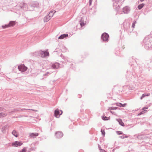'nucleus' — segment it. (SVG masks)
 Returning <instances> with one entry per match:
<instances>
[{
    "mask_svg": "<svg viewBox=\"0 0 152 152\" xmlns=\"http://www.w3.org/2000/svg\"><path fill=\"white\" fill-rule=\"evenodd\" d=\"M68 37V34H64L61 35L59 37V39H62L66 37Z\"/></svg>",
    "mask_w": 152,
    "mask_h": 152,
    "instance_id": "0eeeda50",
    "label": "nucleus"
},
{
    "mask_svg": "<svg viewBox=\"0 0 152 152\" xmlns=\"http://www.w3.org/2000/svg\"><path fill=\"white\" fill-rule=\"evenodd\" d=\"M109 110H114L113 109V107H109Z\"/></svg>",
    "mask_w": 152,
    "mask_h": 152,
    "instance_id": "c85d7f7f",
    "label": "nucleus"
},
{
    "mask_svg": "<svg viewBox=\"0 0 152 152\" xmlns=\"http://www.w3.org/2000/svg\"><path fill=\"white\" fill-rule=\"evenodd\" d=\"M19 152H29L27 151L26 149L25 148H23L22 150H21Z\"/></svg>",
    "mask_w": 152,
    "mask_h": 152,
    "instance_id": "412c9836",
    "label": "nucleus"
},
{
    "mask_svg": "<svg viewBox=\"0 0 152 152\" xmlns=\"http://www.w3.org/2000/svg\"><path fill=\"white\" fill-rule=\"evenodd\" d=\"M148 108V107H145L142 109V110H143L144 109H146Z\"/></svg>",
    "mask_w": 152,
    "mask_h": 152,
    "instance_id": "c756f323",
    "label": "nucleus"
},
{
    "mask_svg": "<svg viewBox=\"0 0 152 152\" xmlns=\"http://www.w3.org/2000/svg\"><path fill=\"white\" fill-rule=\"evenodd\" d=\"M56 12V11H54V13L55 12Z\"/></svg>",
    "mask_w": 152,
    "mask_h": 152,
    "instance_id": "f704fd0d",
    "label": "nucleus"
},
{
    "mask_svg": "<svg viewBox=\"0 0 152 152\" xmlns=\"http://www.w3.org/2000/svg\"><path fill=\"white\" fill-rule=\"evenodd\" d=\"M101 132L102 133V135H103L104 137L105 134L104 131V130L102 129L101 130Z\"/></svg>",
    "mask_w": 152,
    "mask_h": 152,
    "instance_id": "5701e85b",
    "label": "nucleus"
},
{
    "mask_svg": "<svg viewBox=\"0 0 152 152\" xmlns=\"http://www.w3.org/2000/svg\"><path fill=\"white\" fill-rule=\"evenodd\" d=\"M146 111H147L146 110H143L142 112H140L138 114V115H141V114H142L144 113H145L146 112Z\"/></svg>",
    "mask_w": 152,
    "mask_h": 152,
    "instance_id": "4be33fe9",
    "label": "nucleus"
},
{
    "mask_svg": "<svg viewBox=\"0 0 152 152\" xmlns=\"http://www.w3.org/2000/svg\"><path fill=\"white\" fill-rule=\"evenodd\" d=\"M150 94L149 93H148V94H143L142 96L141 97V98H140V99H142L145 96H148L150 95Z\"/></svg>",
    "mask_w": 152,
    "mask_h": 152,
    "instance_id": "4468645a",
    "label": "nucleus"
},
{
    "mask_svg": "<svg viewBox=\"0 0 152 152\" xmlns=\"http://www.w3.org/2000/svg\"><path fill=\"white\" fill-rule=\"evenodd\" d=\"M128 137V136L125 134L123 135L122 136H121L120 137L122 139H123L125 138H127Z\"/></svg>",
    "mask_w": 152,
    "mask_h": 152,
    "instance_id": "6ab92c4d",
    "label": "nucleus"
},
{
    "mask_svg": "<svg viewBox=\"0 0 152 152\" xmlns=\"http://www.w3.org/2000/svg\"><path fill=\"white\" fill-rule=\"evenodd\" d=\"M116 105L119 107H122V104L121 103H116Z\"/></svg>",
    "mask_w": 152,
    "mask_h": 152,
    "instance_id": "393cba45",
    "label": "nucleus"
},
{
    "mask_svg": "<svg viewBox=\"0 0 152 152\" xmlns=\"http://www.w3.org/2000/svg\"><path fill=\"white\" fill-rule=\"evenodd\" d=\"M144 0H140V1H143Z\"/></svg>",
    "mask_w": 152,
    "mask_h": 152,
    "instance_id": "72a5a7b5",
    "label": "nucleus"
},
{
    "mask_svg": "<svg viewBox=\"0 0 152 152\" xmlns=\"http://www.w3.org/2000/svg\"><path fill=\"white\" fill-rule=\"evenodd\" d=\"M2 27L4 29L6 28H9V26L8 24L7 25H4L2 26Z\"/></svg>",
    "mask_w": 152,
    "mask_h": 152,
    "instance_id": "aec40b11",
    "label": "nucleus"
},
{
    "mask_svg": "<svg viewBox=\"0 0 152 152\" xmlns=\"http://www.w3.org/2000/svg\"><path fill=\"white\" fill-rule=\"evenodd\" d=\"M100 152H106L105 150H104L100 149Z\"/></svg>",
    "mask_w": 152,
    "mask_h": 152,
    "instance_id": "cd10ccee",
    "label": "nucleus"
},
{
    "mask_svg": "<svg viewBox=\"0 0 152 152\" xmlns=\"http://www.w3.org/2000/svg\"><path fill=\"white\" fill-rule=\"evenodd\" d=\"M52 12H50L49 14V15H47L44 18V22H48L52 17V16L53 15V13L51 16H50V14L52 13Z\"/></svg>",
    "mask_w": 152,
    "mask_h": 152,
    "instance_id": "f03ea898",
    "label": "nucleus"
},
{
    "mask_svg": "<svg viewBox=\"0 0 152 152\" xmlns=\"http://www.w3.org/2000/svg\"><path fill=\"white\" fill-rule=\"evenodd\" d=\"M129 11V9L128 7H125L123 9V12L125 13H127Z\"/></svg>",
    "mask_w": 152,
    "mask_h": 152,
    "instance_id": "f8f14e48",
    "label": "nucleus"
},
{
    "mask_svg": "<svg viewBox=\"0 0 152 152\" xmlns=\"http://www.w3.org/2000/svg\"><path fill=\"white\" fill-rule=\"evenodd\" d=\"M117 107H113L114 110L116 109H117Z\"/></svg>",
    "mask_w": 152,
    "mask_h": 152,
    "instance_id": "2f4dec72",
    "label": "nucleus"
},
{
    "mask_svg": "<svg viewBox=\"0 0 152 152\" xmlns=\"http://www.w3.org/2000/svg\"><path fill=\"white\" fill-rule=\"evenodd\" d=\"M23 143L21 142L16 141L12 143V145L15 147H18L20 146Z\"/></svg>",
    "mask_w": 152,
    "mask_h": 152,
    "instance_id": "20e7f679",
    "label": "nucleus"
},
{
    "mask_svg": "<svg viewBox=\"0 0 152 152\" xmlns=\"http://www.w3.org/2000/svg\"><path fill=\"white\" fill-rule=\"evenodd\" d=\"M18 69L19 71L23 72L26 71L27 69V67L24 64H21L18 66Z\"/></svg>",
    "mask_w": 152,
    "mask_h": 152,
    "instance_id": "f257e3e1",
    "label": "nucleus"
},
{
    "mask_svg": "<svg viewBox=\"0 0 152 152\" xmlns=\"http://www.w3.org/2000/svg\"><path fill=\"white\" fill-rule=\"evenodd\" d=\"M63 136L62 133L60 132H58L56 133V137L57 138H60Z\"/></svg>",
    "mask_w": 152,
    "mask_h": 152,
    "instance_id": "423d86ee",
    "label": "nucleus"
},
{
    "mask_svg": "<svg viewBox=\"0 0 152 152\" xmlns=\"http://www.w3.org/2000/svg\"><path fill=\"white\" fill-rule=\"evenodd\" d=\"M7 114L4 113H0V118L4 117L6 116Z\"/></svg>",
    "mask_w": 152,
    "mask_h": 152,
    "instance_id": "f3484780",
    "label": "nucleus"
},
{
    "mask_svg": "<svg viewBox=\"0 0 152 152\" xmlns=\"http://www.w3.org/2000/svg\"><path fill=\"white\" fill-rule=\"evenodd\" d=\"M15 24V21H10L9 24H8L9 27H11L12 26H14Z\"/></svg>",
    "mask_w": 152,
    "mask_h": 152,
    "instance_id": "1a4fd4ad",
    "label": "nucleus"
},
{
    "mask_svg": "<svg viewBox=\"0 0 152 152\" xmlns=\"http://www.w3.org/2000/svg\"><path fill=\"white\" fill-rule=\"evenodd\" d=\"M85 24L83 22H81L80 23V25L81 27L84 26Z\"/></svg>",
    "mask_w": 152,
    "mask_h": 152,
    "instance_id": "a878e982",
    "label": "nucleus"
},
{
    "mask_svg": "<svg viewBox=\"0 0 152 152\" xmlns=\"http://www.w3.org/2000/svg\"><path fill=\"white\" fill-rule=\"evenodd\" d=\"M108 37V35L106 33H103L102 36V39L104 41H107Z\"/></svg>",
    "mask_w": 152,
    "mask_h": 152,
    "instance_id": "39448f33",
    "label": "nucleus"
},
{
    "mask_svg": "<svg viewBox=\"0 0 152 152\" xmlns=\"http://www.w3.org/2000/svg\"><path fill=\"white\" fill-rule=\"evenodd\" d=\"M116 133L118 135L122 134H123V132L121 131H117L116 132Z\"/></svg>",
    "mask_w": 152,
    "mask_h": 152,
    "instance_id": "b1692460",
    "label": "nucleus"
},
{
    "mask_svg": "<svg viewBox=\"0 0 152 152\" xmlns=\"http://www.w3.org/2000/svg\"><path fill=\"white\" fill-rule=\"evenodd\" d=\"M38 135V133H32L30 135V137L31 138H34L37 136Z\"/></svg>",
    "mask_w": 152,
    "mask_h": 152,
    "instance_id": "9b49d317",
    "label": "nucleus"
},
{
    "mask_svg": "<svg viewBox=\"0 0 152 152\" xmlns=\"http://www.w3.org/2000/svg\"><path fill=\"white\" fill-rule=\"evenodd\" d=\"M117 121L119 122V124L122 126H124V124L121 119H117Z\"/></svg>",
    "mask_w": 152,
    "mask_h": 152,
    "instance_id": "9d476101",
    "label": "nucleus"
},
{
    "mask_svg": "<svg viewBox=\"0 0 152 152\" xmlns=\"http://www.w3.org/2000/svg\"><path fill=\"white\" fill-rule=\"evenodd\" d=\"M102 119L103 120H108L110 119V117H107L106 116H103L102 117Z\"/></svg>",
    "mask_w": 152,
    "mask_h": 152,
    "instance_id": "dca6fc26",
    "label": "nucleus"
},
{
    "mask_svg": "<svg viewBox=\"0 0 152 152\" xmlns=\"http://www.w3.org/2000/svg\"><path fill=\"white\" fill-rule=\"evenodd\" d=\"M126 105V104H122V107H124Z\"/></svg>",
    "mask_w": 152,
    "mask_h": 152,
    "instance_id": "7c9ffc66",
    "label": "nucleus"
},
{
    "mask_svg": "<svg viewBox=\"0 0 152 152\" xmlns=\"http://www.w3.org/2000/svg\"><path fill=\"white\" fill-rule=\"evenodd\" d=\"M59 67V64L58 63H55L52 65V67L53 69H57Z\"/></svg>",
    "mask_w": 152,
    "mask_h": 152,
    "instance_id": "6e6552de",
    "label": "nucleus"
},
{
    "mask_svg": "<svg viewBox=\"0 0 152 152\" xmlns=\"http://www.w3.org/2000/svg\"><path fill=\"white\" fill-rule=\"evenodd\" d=\"M42 53L44 54L43 55H42V57H45L47 56H48L49 55V53L47 51L42 52Z\"/></svg>",
    "mask_w": 152,
    "mask_h": 152,
    "instance_id": "ddd939ff",
    "label": "nucleus"
},
{
    "mask_svg": "<svg viewBox=\"0 0 152 152\" xmlns=\"http://www.w3.org/2000/svg\"><path fill=\"white\" fill-rule=\"evenodd\" d=\"M92 0H90V4H91V1H92Z\"/></svg>",
    "mask_w": 152,
    "mask_h": 152,
    "instance_id": "473e14b6",
    "label": "nucleus"
},
{
    "mask_svg": "<svg viewBox=\"0 0 152 152\" xmlns=\"http://www.w3.org/2000/svg\"><path fill=\"white\" fill-rule=\"evenodd\" d=\"M12 134L15 137H17L18 136V133L15 131L14 130L12 132Z\"/></svg>",
    "mask_w": 152,
    "mask_h": 152,
    "instance_id": "2eb2a0df",
    "label": "nucleus"
},
{
    "mask_svg": "<svg viewBox=\"0 0 152 152\" xmlns=\"http://www.w3.org/2000/svg\"><path fill=\"white\" fill-rule=\"evenodd\" d=\"M62 113V111H59L58 109L56 110L55 111V116L56 118H58L59 117V116L61 115Z\"/></svg>",
    "mask_w": 152,
    "mask_h": 152,
    "instance_id": "7ed1b4c3",
    "label": "nucleus"
},
{
    "mask_svg": "<svg viewBox=\"0 0 152 152\" xmlns=\"http://www.w3.org/2000/svg\"><path fill=\"white\" fill-rule=\"evenodd\" d=\"M144 4H142L139 5L138 7V9L139 10L141 9L144 6Z\"/></svg>",
    "mask_w": 152,
    "mask_h": 152,
    "instance_id": "a211bd4d",
    "label": "nucleus"
},
{
    "mask_svg": "<svg viewBox=\"0 0 152 152\" xmlns=\"http://www.w3.org/2000/svg\"><path fill=\"white\" fill-rule=\"evenodd\" d=\"M135 23H136V21H134L133 23H132V27H133V28H134V26H135Z\"/></svg>",
    "mask_w": 152,
    "mask_h": 152,
    "instance_id": "bb28decb",
    "label": "nucleus"
}]
</instances>
